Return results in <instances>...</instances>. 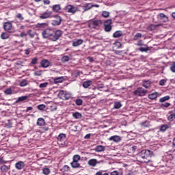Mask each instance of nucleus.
Wrapping results in <instances>:
<instances>
[{"mask_svg": "<svg viewBox=\"0 0 175 175\" xmlns=\"http://www.w3.org/2000/svg\"><path fill=\"white\" fill-rule=\"evenodd\" d=\"M172 16L173 17V18L175 19V12H173V13L172 14Z\"/></svg>", "mask_w": 175, "mask_h": 175, "instance_id": "64", "label": "nucleus"}, {"mask_svg": "<svg viewBox=\"0 0 175 175\" xmlns=\"http://www.w3.org/2000/svg\"><path fill=\"white\" fill-rule=\"evenodd\" d=\"M142 126L144 128H148L150 126V124H148V121H145L141 123Z\"/></svg>", "mask_w": 175, "mask_h": 175, "instance_id": "45", "label": "nucleus"}, {"mask_svg": "<svg viewBox=\"0 0 175 175\" xmlns=\"http://www.w3.org/2000/svg\"><path fill=\"white\" fill-rule=\"evenodd\" d=\"M38 110H44L46 109V105L41 104L38 105Z\"/></svg>", "mask_w": 175, "mask_h": 175, "instance_id": "51", "label": "nucleus"}, {"mask_svg": "<svg viewBox=\"0 0 175 175\" xmlns=\"http://www.w3.org/2000/svg\"><path fill=\"white\" fill-rule=\"evenodd\" d=\"M20 87H27L28 85V81L26 79H23L20 83H19Z\"/></svg>", "mask_w": 175, "mask_h": 175, "instance_id": "30", "label": "nucleus"}, {"mask_svg": "<svg viewBox=\"0 0 175 175\" xmlns=\"http://www.w3.org/2000/svg\"><path fill=\"white\" fill-rule=\"evenodd\" d=\"M102 16L103 17H105V18L109 17V16H110V12H107V11H103L102 12Z\"/></svg>", "mask_w": 175, "mask_h": 175, "instance_id": "42", "label": "nucleus"}, {"mask_svg": "<svg viewBox=\"0 0 175 175\" xmlns=\"http://www.w3.org/2000/svg\"><path fill=\"white\" fill-rule=\"evenodd\" d=\"M90 28H94L96 29V28H99V27H102V21L100 20H93L89 22Z\"/></svg>", "mask_w": 175, "mask_h": 175, "instance_id": "3", "label": "nucleus"}, {"mask_svg": "<svg viewBox=\"0 0 175 175\" xmlns=\"http://www.w3.org/2000/svg\"><path fill=\"white\" fill-rule=\"evenodd\" d=\"M170 70L173 73H175V62H172L170 65Z\"/></svg>", "mask_w": 175, "mask_h": 175, "instance_id": "43", "label": "nucleus"}, {"mask_svg": "<svg viewBox=\"0 0 175 175\" xmlns=\"http://www.w3.org/2000/svg\"><path fill=\"white\" fill-rule=\"evenodd\" d=\"M72 117H74V118H76V120H80L82 116H81V113L79 112H75L72 113Z\"/></svg>", "mask_w": 175, "mask_h": 175, "instance_id": "29", "label": "nucleus"}, {"mask_svg": "<svg viewBox=\"0 0 175 175\" xmlns=\"http://www.w3.org/2000/svg\"><path fill=\"white\" fill-rule=\"evenodd\" d=\"M90 85H92V81H85L83 83V87L84 88H88Z\"/></svg>", "mask_w": 175, "mask_h": 175, "instance_id": "27", "label": "nucleus"}, {"mask_svg": "<svg viewBox=\"0 0 175 175\" xmlns=\"http://www.w3.org/2000/svg\"><path fill=\"white\" fill-rule=\"evenodd\" d=\"M139 51H141L142 53H147L149 50H150V48H148V47H146V48H144V47H140L139 49Z\"/></svg>", "mask_w": 175, "mask_h": 175, "instance_id": "39", "label": "nucleus"}, {"mask_svg": "<svg viewBox=\"0 0 175 175\" xmlns=\"http://www.w3.org/2000/svg\"><path fill=\"white\" fill-rule=\"evenodd\" d=\"M75 103L77 106H81L83 105V100L78 98L75 100Z\"/></svg>", "mask_w": 175, "mask_h": 175, "instance_id": "46", "label": "nucleus"}, {"mask_svg": "<svg viewBox=\"0 0 175 175\" xmlns=\"http://www.w3.org/2000/svg\"><path fill=\"white\" fill-rule=\"evenodd\" d=\"M69 59H70V58L68 55H64L62 58V62H68Z\"/></svg>", "mask_w": 175, "mask_h": 175, "instance_id": "41", "label": "nucleus"}, {"mask_svg": "<svg viewBox=\"0 0 175 175\" xmlns=\"http://www.w3.org/2000/svg\"><path fill=\"white\" fill-rule=\"evenodd\" d=\"M159 17L160 18H161V20H163V21H167V16H166L165 14L163 13L160 14Z\"/></svg>", "mask_w": 175, "mask_h": 175, "instance_id": "38", "label": "nucleus"}, {"mask_svg": "<svg viewBox=\"0 0 175 175\" xmlns=\"http://www.w3.org/2000/svg\"><path fill=\"white\" fill-rule=\"evenodd\" d=\"M122 35V32L121 31H117L115 33H113V36L114 38H121Z\"/></svg>", "mask_w": 175, "mask_h": 175, "instance_id": "32", "label": "nucleus"}, {"mask_svg": "<svg viewBox=\"0 0 175 175\" xmlns=\"http://www.w3.org/2000/svg\"><path fill=\"white\" fill-rule=\"evenodd\" d=\"M169 106H170V103H165L161 104V107H169Z\"/></svg>", "mask_w": 175, "mask_h": 175, "instance_id": "54", "label": "nucleus"}, {"mask_svg": "<svg viewBox=\"0 0 175 175\" xmlns=\"http://www.w3.org/2000/svg\"><path fill=\"white\" fill-rule=\"evenodd\" d=\"M142 85L143 87H144V88H150L151 87V81H150L149 80L143 81Z\"/></svg>", "mask_w": 175, "mask_h": 175, "instance_id": "20", "label": "nucleus"}, {"mask_svg": "<svg viewBox=\"0 0 175 175\" xmlns=\"http://www.w3.org/2000/svg\"><path fill=\"white\" fill-rule=\"evenodd\" d=\"M159 27V25H150L148 27V29L149 31H154L155 29L158 28Z\"/></svg>", "mask_w": 175, "mask_h": 175, "instance_id": "34", "label": "nucleus"}, {"mask_svg": "<svg viewBox=\"0 0 175 175\" xmlns=\"http://www.w3.org/2000/svg\"><path fill=\"white\" fill-rule=\"evenodd\" d=\"M73 161L75 162H79L80 161V156L79 154H76L73 157Z\"/></svg>", "mask_w": 175, "mask_h": 175, "instance_id": "50", "label": "nucleus"}, {"mask_svg": "<svg viewBox=\"0 0 175 175\" xmlns=\"http://www.w3.org/2000/svg\"><path fill=\"white\" fill-rule=\"evenodd\" d=\"M83 42L84 41L81 39L75 40L72 42V46L73 47H77V46L83 44Z\"/></svg>", "mask_w": 175, "mask_h": 175, "instance_id": "14", "label": "nucleus"}, {"mask_svg": "<svg viewBox=\"0 0 175 175\" xmlns=\"http://www.w3.org/2000/svg\"><path fill=\"white\" fill-rule=\"evenodd\" d=\"M71 166L72 167H73L74 169H76L77 167H80V163H79V161H72L71 163Z\"/></svg>", "mask_w": 175, "mask_h": 175, "instance_id": "31", "label": "nucleus"}, {"mask_svg": "<svg viewBox=\"0 0 175 175\" xmlns=\"http://www.w3.org/2000/svg\"><path fill=\"white\" fill-rule=\"evenodd\" d=\"M30 110H32V107H27L26 111H29Z\"/></svg>", "mask_w": 175, "mask_h": 175, "instance_id": "62", "label": "nucleus"}, {"mask_svg": "<svg viewBox=\"0 0 175 175\" xmlns=\"http://www.w3.org/2000/svg\"><path fill=\"white\" fill-rule=\"evenodd\" d=\"M109 140H110V142H114V143H120V142L122 140V138L118 135H113L110 137Z\"/></svg>", "mask_w": 175, "mask_h": 175, "instance_id": "9", "label": "nucleus"}, {"mask_svg": "<svg viewBox=\"0 0 175 175\" xmlns=\"http://www.w3.org/2000/svg\"><path fill=\"white\" fill-rule=\"evenodd\" d=\"M169 99H170V96H164L163 98H161L159 99V102H161V103L166 102V100H169Z\"/></svg>", "mask_w": 175, "mask_h": 175, "instance_id": "36", "label": "nucleus"}, {"mask_svg": "<svg viewBox=\"0 0 175 175\" xmlns=\"http://www.w3.org/2000/svg\"><path fill=\"white\" fill-rule=\"evenodd\" d=\"M42 173H43V174H45V175H49L50 174V169L43 168Z\"/></svg>", "mask_w": 175, "mask_h": 175, "instance_id": "40", "label": "nucleus"}, {"mask_svg": "<svg viewBox=\"0 0 175 175\" xmlns=\"http://www.w3.org/2000/svg\"><path fill=\"white\" fill-rule=\"evenodd\" d=\"M42 70H37L34 72V76H42Z\"/></svg>", "mask_w": 175, "mask_h": 175, "instance_id": "53", "label": "nucleus"}, {"mask_svg": "<svg viewBox=\"0 0 175 175\" xmlns=\"http://www.w3.org/2000/svg\"><path fill=\"white\" fill-rule=\"evenodd\" d=\"M59 95H61L62 98H64L66 100H69V98H72V94H70V93H66L64 91H60Z\"/></svg>", "mask_w": 175, "mask_h": 175, "instance_id": "10", "label": "nucleus"}, {"mask_svg": "<svg viewBox=\"0 0 175 175\" xmlns=\"http://www.w3.org/2000/svg\"><path fill=\"white\" fill-rule=\"evenodd\" d=\"M44 5H50V0H44Z\"/></svg>", "mask_w": 175, "mask_h": 175, "instance_id": "58", "label": "nucleus"}, {"mask_svg": "<svg viewBox=\"0 0 175 175\" xmlns=\"http://www.w3.org/2000/svg\"><path fill=\"white\" fill-rule=\"evenodd\" d=\"M111 175H122V174H121L117 171H113V172H111Z\"/></svg>", "mask_w": 175, "mask_h": 175, "instance_id": "55", "label": "nucleus"}, {"mask_svg": "<svg viewBox=\"0 0 175 175\" xmlns=\"http://www.w3.org/2000/svg\"><path fill=\"white\" fill-rule=\"evenodd\" d=\"M62 81H64V77H63L55 79V83L56 84H58V83H62Z\"/></svg>", "mask_w": 175, "mask_h": 175, "instance_id": "37", "label": "nucleus"}, {"mask_svg": "<svg viewBox=\"0 0 175 175\" xmlns=\"http://www.w3.org/2000/svg\"><path fill=\"white\" fill-rule=\"evenodd\" d=\"M47 85H49V83L44 82L43 83H40L39 85V87H40V88H46V87H47Z\"/></svg>", "mask_w": 175, "mask_h": 175, "instance_id": "49", "label": "nucleus"}, {"mask_svg": "<svg viewBox=\"0 0 175 175\" xmlns=\"http://www.w3.org/2000/svg\"><path fill=\"white\" fill-rule=\"evenodd\" d=\"M92 8H94V5L91 3H86L84 5H83V8L86 12V10H90V9H92Z\"/></svg>", "mask_w": 175, "mask_h": 175, "instance_id": "21", "label": "nucleus"}, {"mask_svg": "<svg viewBox=\"0 0 175 175\" xmlns=\"http://www.w3.org/2000/svg\"><path fill=\"white\" fill-rule=\"evenodd\" d=\"M31 64H32V65H36L38 64V57L32 59Z\"/></svg>", "mask_w": 175, "mask_h": 175, "instance_id": "52", "label": "nucleus"}, {"mask_svg": "<svg viewBox=\"0 0 175 175\" xmlns=\"http://www.w3.org/2000/svg\"><path fill=\"white\" fill-rule=\"evenodd\" d=\"M149 99L154 100V99H157L158 98V92H154L148 95Z\"/></svg>", "mask_w": 175, "mask_h": 175, "instance_id": "22", "label": "nucleus"}, {"mask_svg": "<svg viewBox=\"0 0 175 175\" xmlns=\"http://www.w3.org/2000/svg\"><path fill=\"white\" fill-rule=\"evenodd\" d=\"M167 118L168 121H174V120H175V110L170 111V116Z\"/></svg>", "mask_w": 175, "mask_h": 175, "instance_id": "18", "label": "nucleus"}, {"mask_svg": "<svg viewBox=\"0 0 175 175\" xmlns=\"http://www.w3.org/2000/svg\"><path fill=\"white\" fill-rule=\"evenodd\" d=\"M62 21V18L59 16H56V20H53L52 21V25L57 26V25H60L61 22Z\"/></svg>", "mask_w": 175, "mask_h": 175, "instance_id": "12", "label": "nucleus"}, {"mask_svg": "<svg viewBox=\"0 0 175 175\" xmlns=\"http://www.w3.org/2000/svg\"><path fill=\"white\" fill-rule=\"evenodd\" d=\"M111 19H109L104 23L105 32H110V31H111Z\"/></svg>", "mask_w": 175, "mask_h": 175, "instance_id": "7", "label": "nucleus"}, {"mask_svg": "<svg viewBox=\"0 0 175 175\" xmlns=\"http://www.w3.org/2000/svg\"><path fill=\"white\" fill-rule=\"evenodd\" d=\"M147 92H148V91L144 90L143 88H138L133 92V94L135 96H146Z\"/></svg>", "mask_w": 175, "mask_h": 175, "instance_id": "4", "label": "nucleus"}, {"mask_svg": "<svg viewBox=\"0 0 175 175\" xmlns=\"http://www.w3.org/2000/svg\"><path fill=\"white\" fill-rule=\"evenodd\" d=\"M151 155H152V152H151V150H143L141 151V157L142 159L147 160L144 161L146 163H148V162H150V158H151Z\"/></svg>", "mask_w": 175, "mask_h": 175, "instance_id": "2", "label": "nucleus"}, {"mask_svg": "<svg viewBox=\"0 0 175 175\" xmlns=\"http://www.w3.org/2000/svg\"><path fill=\"white\" fill-rule=\"evenodd\" d=\"M40 66L42 68H49L50 66V62L47 59H43L40 62Z\"/></svg>", "mask_w": 175, "mask_h": 175, "instance_id": "13", "label": "nucleus"}, {"mask_svg": "<svg viewBox=\"0 0 175 175\" xmlns=\"http://www.w3.org/2000/svg\"><path fill=\"white\" fill-rule=\"evenodd\" d=\"M173 148L175 149V138L173 140Z\"/></svg>", "mask_w": 175, "mask_h": 175, "instance_id": "63", "label": "nucleus"}, {"mask_svg": "<svg viewBox=\"0 0 175 175\" xmlns=\"http://www.w3.org/2000/svg\"><path fill=\"white\" fill-rule=\"evenodd\" d=\"M52 14H53L52 12L46 10V12L40 14V18H41L42 20H44L46 18H50Z\"/></svg>", "mask_w": 175, "mask_h": 175, "instance_id": "8", "label": "nucleus"}, {"mask_svg": "<svg viewBox=\"0 0 175 175\" xmlns=\"http://www.w3.org/2000/svg\"><path fill=\"white\" fill-rule=\"evenodd\" d=\"M31 53V49H25V54L26 55H29V53Z\"/></svg>", "mask_w": 175, "mask_h": 175, "instance_id": "57", "label": "nucleus"}, {"mask_svg": "<svg viewBox=\"0 0 175 175\" xmlns=\"http://www.w3.org/2000/svg\"><path fill=\"white\" fill-rule=\"evenodd\" d=\"M122 107V104H121V102L116 101L114 103L113 108L114 109H121Z\"/></svg>", "mask_w": 175, "mask_h": 175, "instance_id": "26", "label": "nucleus"}, {"mask_svg": "<svg viewBox=\"0 0 175 175\" xmlns=\"http://www.w3.org/2000/svg\"><path fill=\"white\" fill-rule=\"evenodd\" d=\"M91 137V134H88L85 136V139H90Z\"/></svg>", "mask_w": 175, "mask_h": 175, "instance_id": "60", "label": "nucleus"}, {"mask_svg": "<svg viewBox=\"0 0 175 175\" xmlns=\"http://www.w3.org/2000/svg\"><path fill=\"white\" fill-rule=\"evenodd\" d=\"M66 137V135L65 134L61 133L58 135L57 140H59V142H62V140L65 139Z\"/></svg>", "mask_w": 175, "mask_h": 175, "instance_id": "33", "label": "nucleus"}, {"mask_svg": "<svg viewBox=\"0 0 175 175\" xmlns=\"http://www.w3.org/2000/svg\"><path fill=\"white\" fill-rule=\"evenodd\" d=\"M4 94H5V95H12V94H14L13 92V90H12V88H7L5 91H4Z\"/></svg>", "mask_w": 175, "mask_h": 175, "instance_id": "35", "label": "nucleus"}, {"mask_svg": "<svg viewBox=\"0 0 175 175\" xmlns=\"http://www.w3.org/2000/svg\"><path fill=\"white\" fill-rule=\"evenodd\" d=\"M137 46H143V41L139 40L137 43Z\"/></svg>", "mask_w": 175, "mask_h": 175, "instance_id": "59", "label": "nucleus"}, {"mask_svg": "<svg viewBox=\"0 0 175 175\" xmlns=\"http://www.w3.org/2000/svg\"><path fill=\"white\" fill-rule=\"evenodd\" d=\"M170 128V126L169 124H163L160 126V131L161 132H165L166 129H169Z\"/></svg>", "mask_w": 175, "mask_h": 175, "instance_id": "25", "label": "nucleus"}, {"mask_svg": "<svg viewBox=\"0 0 175 175\" xmlns=\"http://www.w3.org/2000/svg\"><path fill=\"white\" fill-rule=\"evenodd\" d=\"M44 124H45L44 119L42 118H39L38 119L37 125H38V126H44Z\"/></svg>", "mask_w": 175, "mask_h": 175, "instance_id": "19", "label": "nucleus"}, {"mask_svg": "<svg viewBox=\"0 0 175 175\" xmlns=\"http://www.w3.org/2000/svg\"><path fill=\"white\" fill-rule=\"evenodd\" d=\"M64 10H66L67 13H71V14H75V13L77 12L78 8L73 5H68L64 8Z\"/></svg>", "mask_w": 175, "mask_h": 175, "instance_id": "5", "label": "nucleus"}, {"mask_svg": "<svg viewBox=\"0 0 175 175\" xmlns=\"http://www.w3.org/2000/svg\"><path fill=\"white\" fill-rule=\"evenodd\" d=\"M12 23L10 22H5L3 24V28L5 29V31H6L7 32H10V31H12Z\"/></svg>", "mask_w": 175, "mask_h": 175, "instance_id": "11", "label": "nucleus"}, {"mask_svg": "<svg viewBox=\"0 0 175 175\" xmlns=\"http://www.w3.org/2000/svg\"><path fill=\"white\" fill-rule=\"evenodd\" d=\"M10 36L9 35V33H6V32H3L1 34V39H3V40H6V39H9V37Z\"/></svg>", "mask_w": 175, "mask_h": 175, "instance_id": "28", "label": "nucleus"}, {"mask_svg": "<svg viewBox=\"0 0 175 175\" xmlns=\"http://www.w3.org/2000/svg\"><path fill=\"white\" fill-rule=\"evenodd\" d=\"M42 35L44 39L49 38L52 42H57L62 36V31L57 30L54 31V30L51 29H46L42 31Z\"/></svg>", "mask_w": 175, "mask_h": 175, "instance_id": "1", "label": "nucleus"}, {"mask_svg": "<svg viewBox=\"0 0 175 175\" xmlns=\"http://www.w3.org/2000/svg\"><path fill=\"white\" fill-rule=\"evenodd\" d=\"M99 163H105V161L100 160L98 161L96 159H91L88 161V165L89 166H92V167H95Z\"/></svg>", "mask_w": 175, "mask_h": 175, "instance_id": "6", "label": "nucleus"}, {"mask_svg": "<svg viewBox=\"0 0 175 175\" xmlns=\"http://www.w3.org/2000/svg\"><path fill=\"white\" fill-rule=\"evenodd\" d=\"M15 166L18 170H21V169H24L25 164L23 161H18L15 164Z\"/></svg>", "mask_w": 175, "mask_h": 175, "instance_id": "15", "label": "nucleus"}, {"mask_svg": "<svg viewBox=\"0 0 175 175\" xmlns=\"http://www.w3.org/2000/svg\"><path fill=\"white\" fill-rule=\"evenodd\" d=\"M15 18H16V20H18L20 23H23L25 19L24 15H23V14L21 13H17L15 16Z\"/></svg>", "mask_w": 175, "mask_h": 175, "instance_id": "17", "label": "nucleus"}, {"mask_svg": "<svg viewBox=\"0 0 175 175\" xmlns=\"http://www.w3.org/2000/svg\"><path fill=\"white\" fill-rule=\"evenodd\" d=\"M29 36H30L31 38H34L36 33L34 31H33L32 30H29L27 32Z\"/></svg>", "mask_w": 175, "mask_h": 175, "instance_id": "48", "label": "nucleus"}, {"mask_svg": "<svg viewBox=\"0 0 175 175\" xmlns=\"http://www.w3.org/2000/svg\"><path fill=\"white\" fill-rule=\"evenodd\" d=\"M96 175H103L102 171L97 172L96 173Z\"/></svg>", "mask_w": 175, "mask_h": 175, "instance_id": "61", "label": "nucleus"}, {"mask_svg": "<svg viewBox=\"0 0 175 175\" xmlns=\"http://www.w3.org/2000/svg\"><path fill=\"white\" fill-rule=\"evenodd\" d=\"M140 38H142V33H137L134 36V40H139V39H140Z\"/></svg>", "mask_w": 175, "mask_h": 175, "instance_id": "47", "label": "nucleus"}, {"mask_svg": "<svg viewBox=\"0 0 175 175\" xmlns=\"http://www.w3.org/2000/svg\"><path fill=\"white\" fill-rule=\"evenodd\" d=\"M52 10L54 13H59L61 12V5L59 4L54 5L52 7Z\"/></svg>", "mask_w": 175, "mask_h": 175, "instance_id": "16", "label": "nucleus"}, {"mask_svg": "<svg viewBox=\"0 0 175 175\" xmlns=\"http://www.w3.org/2000/svg\"><path fill=\"white\" fill-rule=\"evenodd\" d=\"M0 169L1 172H8V170H9V167H8V166L5 165L1 166Z\"/></svg>", "mask_w": 175, "mask_h": 175, "instance_id": "44", "label": "nucleus"}, {"mask_svg": "<svg viewBox=\"0 0 175 175\" xmlns=\"http://www.w3.org/2000/svg\"><path fill=\"white\" fill-rule=\"evenodd\" d=\"M159 84H160V85H164L165 84H166V80H165V79H161V80L159 81Z\"/></svg>", "mask_w": 175, "mask_h": 175, "instance_id": "56", "label": "nucleus"}, {"mask_svg": "<svg viewBox=\"0 0 175 175\" xmlns=\"http://www.w3.org/2000/svg\"><path fill=\"white\" fill-rule=\"evenodd\" d=\"M27 99H28L27 96H23L21 97H18L16 100V103H18V102H24V100H27Z\"/></svg>", "mask_w": 175, "mask_h": 175, "instance_id": "23", "label": "nucleus"}, {"mask_svg": "<svg viewBox=\"0 0 175 175\" xmlns=\"http://www.w3.org/2000/svg\"><path fill=\"white\" fill-rule=\"evenodd\" d=\"M105 146H101V145H99L96 147V151L97 152H102L105 151Z\"/></svg>", "mask_w": 175, "mask_h": 175, "instance_id": "24", "label": "nucleus"}]
</instances>
